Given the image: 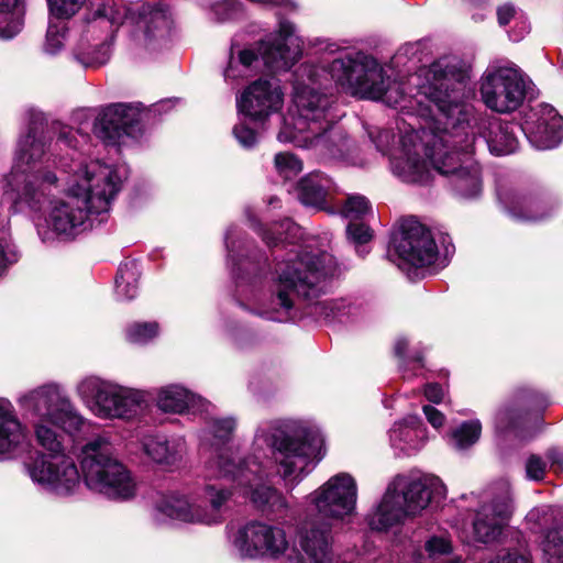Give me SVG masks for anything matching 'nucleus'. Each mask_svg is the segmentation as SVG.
<instances>
[{
  "label": "nucleus",
  "instance_id": "nucleus-1",
  "mask_svg": "<svg viewBox=\"0 0 563 563\" xmlns=\"http://www.w3.org/2000/svg\"><path fill=\"white\" fill-rule=\"evenodd\" d=\"M321 51L336 55L327 66L301 64L294 73L290 122L284 121L278 140L309 147L322 141L323 132L334 123V98L327 91L328 81L352 96L382 100L390 107L408 108L411 96H406L401 82L391 81L384 67L372 56L341 48L327 42Z\"/></svg>",
  "mask_w": 563,
  "mask_h": 563
},
{
  "label": "nucleus",
  "instance_id": "nucleus-2",
  "mask_svg": "<svg viewBox=\"0 0 563 563\" xmlns=\"http://www.w3.org/2000/svg\"><path fill=\"white\" fill-rule=\"evenodd\" d=\"M323 446L324 439L314 427L264 422L256 429L252 454L239 461L228 454L217 455L206 464L205 478H227L257 509L283 517L289 509L286 497L264 481L274 474L292 490L323 459Z\"/></svg>",
  "mask_w": 563,
  "mask_h": 563
},
{
  "label": "nucleus",
  "instance_id": "nucleus-3",
  "mask_svg": "<svg viewBox=\"0 0 563 563\" xmlns=\"http://www.w3.org/2000/svg\"><path fill=\"white\" fill-rule=\"evenodd\" d=\"M467 73L459 58L445 56L430 65L428 69L411 77L417 91L409 99V109L418 117L430 114L442 119V124L453 130L455 122L467 128L468 140L473 139L479 147H487L496 155H508L518 147L517 132L521 126L504 122L496 118L477 114L463 102L467 84Z\"/></svg>",
  "mask_w": 563,
  "mask_h": 563
},
{
  "label": "nucleus",
  "instance_id": "nucleus-4",
  "mask_svg": "<svg viewBox=\"0 0 563 563\" xmlns=\"http://www.w3.org/2000/svg\"><path fill=\"white\" fill-rule=\"evenodd\" d=\"M423 123L419 130L411 129L400 137V147L391 154L393 173L406 183L426 184L431 178V169L420 158L423 150L433 169L441 175H451V185L456 195L475 198L481 194L482 180L473 155L477 142L468 140L467 124L455 122L453 130L427 113L420 117Z\"/></svg>",
  "mask_w": 563,
  "mask_h": 563
},
{
  "label": "nucleus",
  "instance_id": "nucleus-5",
  "mask_svg": "<svg viewBox=\"0 0 563 563\" xmlns=\"http://www.w3.org/2000/svg\"><path fill=\"white\" fill-rule=\"evenodd\" d=\"M65 198L55 201L46 218V231L38 229L43 241L55 238L71 241L79 234L108 221L111 203L122 186L117 167L98 159L62 161Z\"/></svg>",
  "mask_w": 563,
  "mask_h": 563
},
{
  "label": "nucleus",
  "instance_id": "nucleus-6",
  "mask_svg": "<svg viewBox=\"0 0 563 563\" xmlns=\"http://www.w3.org/2000/svg\"><path fill=\"white\" fill-rule=\"evenodd\" d=\"M80 472L67 454L35 456L25 464L29 477L42 489L67 497L78 492L81 483L95 494L114 501H128L137 494L131 471L115 456L114 446L106 437L88 441L78 455Z\"/></svg>",
  "mask_w": 563,
  "mask_h": 563
},
{
  "label": "nucleus",
  "instance_id": "nucleus-7",
  "mask_svg": "<svg viewBox=\"0 0 563 563\" xmlns=\"http://www.w3.org/2000/svg\"><path fill=\"white\" fill-rule=\"evenodd\" d=\"M331 265L329 254L294 246L276 263L268 287L249 298L247 309L267 320H286L294 307V296L311 300L323 291Z\"/></svg>",
  "mask_w": 563,
  "mask_h": 563
},
{
  "label": "nucleus",
  "instance_id": "nucleus-8",
  "mask_svg": "<svg viewBox=\"0 0 563 563\" xmlns=\"http://www.w3.org/2000/svg\"><path fill=\"white\" fill-rule=\"evenodd\" d=\"M26 132L16 144L14 163L4 177L5 203L15 211L24 208L37 210L59 188V178L43 166L46 147V121L41 111L30 109L25 113Z\"/></svg>",
  "mask_w": 563,
  "mask_h": 563
},
{
  "label": "nucleus",
  "instance_id": "nucleus-9",
  "mask_svg": "<svg viewBox=\"0 0 563 563\" xmlns=\"http://www.w3.org/2000/svg\"><path fill=\"white\" fill-rule=\"evenodd\" d=\"M16 402L33 430L37 446L35 456L62 455L67 453L64 437L81 430L85 418L80 415L65 388L58 383H46L21 394Z\"/></svg>",
  "mask_w": 563,
  "mask_h": 563
},
{
  "label": "nucleus",
  "instance_id": "nucleus-10",
  "mask_svg": "<svg viewBox=\"0 0 563 563\" xmlns=\"http://www.w3.org/2000/svg\"><path fill=\"white\" fill-rule=\"evenodd\" d=\"M444 496L445 486L434 475L399 474L389 482L379 504L368 515V526L372 530L387 531L420 516L432 501Z\"/></svg>",
  "mask_w": 563,
  "mask_h": 563
},
{
  "label": "nucleus",
  "instance_id": "nucleus-11",
  "mask_svg": "<svg viewBox=\"0 0 563 563\" xmlns=\"http://www.w3.org/2000/svg\"><path fill=\"white\" fill-rule=\"evenodd\" d=\"M295 31L294 24L280 21L278 34L260 42L256 48H242L235 54V47L232 46L223 71L224 79L238 81L252 76L261 59L273 71L289 69L302 54V40Z\"/></svg>",
  "mask_w": 563,
  "mask_h": 563
},
{
  "label": "nucleus",
  "instance_id": "nucleus-12",
  "mask_svg": "<svg viewBox=\"0 0 563 563\" xmlns=\"http://www.w3.org/2000/svg\"><path fill=\"white\" fill-rule=\"evenodd\" d=\"M78 397L100 419L132 420L147 407V393L97 376L82 378L76 386Z\"/></svg>",
  "mask_w": 563,
  "mask_h": 563
},
{
  "label": "nucleus",
  "instance_id": "nucleus-13",
  "mask_svg": "<svg viewBox=\"0 0 563 563\" xmlns=\"http://www.w3.org/2000/svg\"><path fill=\"white\" fill-rule=\"evenodd\" d=\"M112 25L133 26V36L146 47H153V42L163 38L169 27L167 12L151 4H137L131 8L124 2L104 4L97 11Z\"/></svg>",
  "mask_w": 563,
  "mask_h": 563
},
{
  "label": "nucleus",
  "instance_id": "nucleus-14",
  "mask_svg": "<svg viewBox=\"0 0 563 563\" xmlns=\"http://www.w3.org/2000/svg\"><path fill=\"white\" fill-rule=\"evenodd\" d=\"M357 485L349 473H338L306 497L308 507L323 522H343L355 514Z\"/></svg>",
  "mask_w": 563,
  "mask_h": 563
},
{
  "label": "nucleus",
  "instance_id": "nucleus-15",
  "mask_svg": "<svg viewBox=\"0 0 563 563\" xmlns=\"http://www.w3.org/2000/svg\"><path fill=\"white\" fill-rule=\"evenodd\" d=\"M481 98L485 106L498 113L517 110L526 96L521 71L512 66H489L481 78Z\"/></svg>",
  "mask_w": 563,
  "mask_h": 563
},
{
  "label": "nucleus",
  "instance_id": "nucleus-16",
  "mask_svg": "<svg viewBox=\"0 0 563 563\" xmlns=\"http://www.w3.org/2000/svg\"><path fill=\"white\" fill-rule=\"evenodd\" d=\"M235 551L242 558H291L286 531L262 521H250L241 526L231 537Z\"/></svg>",
  "mask_w": 563,
  "mask_h": 563
},
{
  "label": "nucleus",
  "instance_id": "nucleus-17",
  "mask_svg": "<svg viewBox=\"0 0 563 563\" xmlns=\"http://www.w3.org/2000/svg\"><path fill=\"white\" fill-rule=\"evenodd\" d=\"M514 512L510 485L499 483L486 494L473 520L474 541L489 544L503 534Z\"/></svg>",
  "mask_w": 563,
  "mask_h": 563
},
{
  "label": "nucleus",
  "instance_id": "nucleus-18",
  "mask_svg": "<svg viewBox=\"0 0 563 563\" xmlns=\"http://www.w3.org/2000/svg\"><path fill=\"white\" fill-rule=\"evenodd\" d=\"M393 250L398 258L415 267L444 266L430 230L417 220H405L393 236Z\"/></svg>",
  "mask_w": 563,
  "mask_h": 563
},
{
  "label": "nucleus",
  "instance_id": "nucleus-19",
  "mask_svg": "<svg viewBox=\"0 0 563 563\" xmlns=\"http://www.w3.org/2000/svg\"><path fill=\"white\" fill-rule=\"evenodd\" d=\"M241 113L253 121L264 122L284 106V91L278 80L257 79L249 85L236 100Z\"/></svg>",
  "mask_w": 563,
  "mask_h": 563
},
{
  "label": "nucleus",
  "instance_id": "nucleus-20",
  "mask_svg": "<svg viewBox=\"0 0 563 563\" xmlns=\"http://www.w3.org/2000/svg\"><path fill=\"white\" fill-rule=\"evenodd\" d=\"M295 547H290L292 554L287 561L290 563H332L333 537L330 522H311L303 525L297 531Z\"/></svg>",
  "mask_w": 563,
  "mask_h": 563
},
{
  "label": "nucleus",
  "instance_id": "nucleus-21",
  "mask_svg": "<svg viewBox=\"0 0 563 563\" xmlns=\"http://www.w3.org/2000/svg\"><path fill=\"white\" fill-rule=\"evenodd\" d=\"M531 143L538 150L558 146L563 139V118L550 104H539L532 109L521 126Z\"/></svg>",
  "mask_w": 563,
  "mask_h": 563
},
{
  "label": "nucleus",
  "instance_id": "nucleus-22",
  "mask_svg": "<svg viewBox=\"0 0 563 563\" xmlns=\"http://www.w3.org/2000/svg\"><path fill=\"white\" fill-rule=\"evenodd\" d=\"M140 104L113 103L102 109L95 125L96 133L109 144H121L140 121Z\"/></svg>",
  "mask_w": 563,
  "mask_h": 563
},
{
  "label": "nucleus",
  "instance_id": "nucleus-23",
  "mask_svg": "<svg viewBox=\"0 0 563 563\" xmlns=\"http://www.w3.org/2000/svg\"><path fill=\"white\" fill-rule=\"evenodd\" d=\"M505 211L518 221H539L549 217L551 203L528 187H514L499 195Z\"/></svg>",
  "mask_w": 563,
  "mask_h": 563
},
{
  "label": "nucleus",
  "instance_id": "nucleus-24",
  "mask_svg": "<svg viewBox=\"0 0 563 563\" xmlns=\"http://www.w3.org/2000/svg\"><path fill=\"white\" fill-rule=\"evenodd\" d=\"M144 454L158 467L167 472L178 470L188 452L181 435L146 434L141 440Z\"/></svg>",
  "mask_w": 563,
  "mask_h": 563
},
{
  "label": "nucleus",
  "instance_id": "nucleus-25",
  "mask_svg": "<svg viewBox=\"0 0 563 563\" xmlns=\"http://www.w3.org/2000/svg\"><path fill=\"white\" fill-rule=\"evenodd\" d=\"M29 444L26 426L20 420L13 404L0 398V460H10L25 451Z\"/></svg>",
  "mask_w": 563,
  "mask_h": 563
},
{
  "label": "nucleus",
  "instance_id": "nucleus-26",
  "mask_svg": "<svg viewBox=\"0 0 563 563\" xmlns=\"http://www.w3.org/2000/svg\"><path fill=\"white\" fill-rule=\"evenodd\" d=\"M154 401L159 411L170 415H197L207 412L210 407L206 399L180 384H168L156 388Z\"/></svg>",
  "mask_w": 563,
  "mask_h": 563
},
{
  "label": "nucleus",
  "instance_id": "nucleus-27",
  "mask_svg": "<svg viewBox=\"0 0 563 563\" xmlns=\"http://www.w3.org/2000/svg\"><path fill=\"white\" fill-rule=\"evenodd\" d=\"M101 23L103 21L91 22L73 48L75 59L86 68L102 66L110 58V36L109 34H98Z\"/></svg>",
  "mask_w": 563,
  "mask_h": 563
},
{
  "label": "nucleus",
  "instance_id": "nucleus-28",
  "mask_svg": "<svg viewBox=\"0 0 563 563\" xmlns=\"http://www.w3.org/2000/svg\"><path fill=\"white\" fill-rule=\"evenodd\" d=\"M389 441L397 455H411L426 444L427 429L417 416H407L390 428Z\"/></svg>",
  "mask_w": 563,
  "mask_h": 563
},
{
  "label": "nucleus",
  "instance_id": "nucleus-29",
  "mask_svg": "<svg viewBox=\"0 0 563 563\" xmlns=\"http://www.w3.org/2000/svg\"><path fill=\"white\" fill-rule=\"evenodd\" d=\"M206 479L207 482L201 487L202 497L207 503L206 506H201L202 525H220L224 520V511L236 488L233 482L232 486H225L217 482L219 478Z\"/></svg>",
  "mask_w": 563,
  "mask_h": 563
},
{
  "label": "nucleus",
  "instance_id": "nucleus-30",
  "mask_svg": "<svg viewBox=\"0 0 563 563\" xmlns=\"http://www.w3.org/2000/svg\"><path fill=\"white\" fill-rule=\"evenodd\" d=\"M154 511L157 520L168 518L202 525L201 505L191 503L188 496L180 493L163 495L155 503Z\"/></svg>",
  "mask_w": 563,
  "mask_h": 563
},
{
  "label": "nucleus",
  "instance_id": "nucleus-31",
  "mask_svg": "<svg viewBox=\"0 0 563 563\" xmlns=\"http://www.w3.org/2000/svg\"><path fill=\"white\" fill-rule=\"evenodd\" d=\"M235 427L236 421L232 417L212 418L209 420L207 428L203 430L201 441L205 445L214 448V454L205 462L203 468L210 460L216 459L221 453L228 454L235 461L240 460L234 456L231 449L222 448L232 439Z\"/></svg>",
  "mask_w": 563,
  "mask_h": 563
},
{
  "label": "nucleus",
  "instance_id": "nucleus-32",
  "mask_svg": "<svg viewBox=\"0 0 563 563\" xmlns=\"http://www.w3.org/2000/svg\"><path fill=\"white\" fill-rule=\"evenodd\" d=\"M330 186L331 181L324 175L309 174L299 181V200L306 206L323 208Z\"/></svg>",
  "mask_w": 563,
  "mask_h": 563
},
{
  "label": "nucleus",
  "instance_id": "nucleus-33",
  "mask_svg": "<svg viewBox=\"0 0 563 563\" xmlns=\"http://www.w3.org/2000/svg\"><path fill=\"white\" fill-rule=\"evenodd\" d=\"M309 147H318L330 157L344 161H349L354 151L353 142L341 128L334 126V123L323 132L319 144H311Z\"/></svg>",
  "mask_w": 563,
  "mask_h": 563
},
{
  "label": "nucleus",
  "instance_id": "nucleus-34",
  "mask_svg": "<svg viewBox=\"0 0 563 563\" xmlns=\"http://www.w3.org/2000/svg\"><path fill=\"white\" fill-rule=\"evenodd\" d=\"M224 241L228 251V262L231 265L232 272L235 274L240 271L249 269L252 255L249 245L242 240L240 231L236 228H229Z\"/></svg>",
  "mask_w": 563,
  "mask_h": 563
},
{
  "label": "nucleus",
  "instance_id": "nucleus-35",
  "mask_svg": "<svg viewBox=\"0 0 563 563\" xmlns=\"http://www.w3.org/2000/svg\"><path fill=\"white\" fill-rule=\"evenodd\" d=\"M140 271L136 262L126 261L119 266L115 277V294L121 300H131L137 295Z\"/></svg>",
  "mask_w": 563,
  "mask_h": 563
},
{
  "label": "nucleus",
  "instance_id": "nucleus-36",
  "mask_svg": "<svg viewBox=\"0 0 563 563\" xmlns=\"http://www.w3.org/2000/svg\"><path fill=\"white\" fill-rule=\"evenodd\" d=\"M527 522L530 523L532 529L538 532L550 531L561 527L559 523L562 520V514L559 509L552 506H539L531 509L527 517Z\"/></svg>",
  "mask_w": 563,
  "mask_h": 563
},
{
  "label": "nucleus",
  "instance_id": "nucleus-37",
  "mask_svg": "<svg viewBox=\"0 0 563 563\" xmlns=\"http://www.w3.org/2000/svg\"><path fill=\"white\" fill-rule=\"evenodd\" d=\"M23 12L22 0H0V13L9 16L5 26L0 24V37L12 38L20 32Z\"/></svg>",
  "mask_w": 563,
  "mask_h": 563
},
{
  "label": "nucleus",
  "instance_id": "nucleus-38",
  "mask_svg": "<svg viewBox=\"0 0 563 563\" xmlns=\"http://www.w3.org/2000/svg\"><path fill=\"white\" fill-rule=\"evenodd\" d=\"M316 310L325 319H338L343 321L360 313V307L346 298H339L329 301L317 302Z\"/></svg>",
  "mask_w": 563,
  "mask_h": 563
},
{
  "label": "nucleus",
  "instance_id": "nucleus-39",
  "mask_svg": "<svg viewBox=\"0 0 563 563\" xmlns=\"http://www.w3.org/2000/svg\"><path fill=\"white\" fill-rule=\"evenodd\" d=\"M481 433L479 420L465 421L451 431L449 443L456 450H465L479 440Z\"/></svg>",
  "mask_w": 563,
  "mask_h": 563
},
{
  "label": "nucleus",
  "instance_id": "nucleus-40",
  "mask_svg": "<svg viewBox=\"0 0 563 563\" xmlns=\"http://www.w3.org/2000/svg\"><path fill=\"white\" fill-rule=\"evenodd\" d=\"M527 417L522 406L509 404L500 408L495 416V426L498 432L518 429Z\"/></svg>",
  "mask_w": 563,
  "mask_h": 563
},
{
  "label": "nucleus",
  "instance_id": "nucleus-41",
  "mask_svg": "<svg viewBox=\"0 0 563 563\" xmlns=\"http://www.w3.org/2000/svg\"><path fill=\"white\" fill-rule=\"evenodd\" d=\"M452 543L448 537L432 536L423 547L424 553H419L418 562L424 563V560L432 562L443 561L452 553Z\"/></svg>",
  "mask_w": 563,
  "mask_h": 563
},
{
  "label": "nucleus",
  "instance_id": "nucleus-42",
  "mask_svg": "<svg viewBox=\"0 0 563 563\" xmlns=\"http://www.w3.org/2000/svg\"><path fill=\"white\" fill-rule=\"evenodd\" d=\"M273 234L277 233L278 236H271L268 232H265L263 235L264 241L268 246L278 245V243H295V239L298 236L300 228L290 221L289 219H285L278 224H275L272 229H269Z\"/></svg>",
  "mask_w": 563,
  "mask_h": 563
},
{
  "label": "nucleus",
  "instance_id": "nucleus-43",
  "mask_svg": "<svg viewBox=\"0 0 563 563\" xmlns=\"http://www.w3.org/2000/svg\"><path fill=\"white\" fill-rule=\"evenodd\" d=\"M543 552L548 563H563V526L547 532Z\"/></svg>",
  "mask_w": 563,
  "mask_h": 563
},
{
  "label": "nucleus",
  "instance_id": "nucleus-44",
  "mask_svg": "<svg viewBox=\"0 0 563 563\" xmlns=\"http://www.w3.org/2000/svg\"><path fill=\"white\" fill-rule=\"evenodd\" d=\"M68 29L67 24L60 20L57 22H51L46 33V41L44 49L48 54H57L64 47Z\"/></svg>",
  "mask_w": 563,
  "mask_h": 563
},
{
  "label": "nucleus",
  "instance_id": "nucleus-45",
  "mask_svg": "<svg viewBox=\"0 0 563 563\" xmlns=\"http://www.w3.org/2000/svg\"><path fill=\"white\" fill-rule=\"evenodd\" d=\"M371 210V202L365 196L351 195L342 206L341 214L351 221H356L362 220Z\"/></svg>",
  "mask_w": 563,
  "mask_h": 563
},
{
  "label": "nucleus",
  "instance_id": "nucleus-46",
  "mask_svg": "<svg viewBox=\"0 0 563 563\" xmlns=\"http://www.w3.org/2000/svg\"><path fill=\"white\" fill-rule=\"evenodd\" d=\"M157 322L133 323L126 329V339L135 344H145L158 334Z\"/></svg>",
  "mask_w": 563,
  "mask_h": 563
},
{
  "label": "nucleus",
  "instance_id": "nucleus-47",
  "mask_svg": "<svg viewBox=\"0 0 563 563\" xmlns=\"http://www.w3.org/2000/svg\"><path fill=\"white\" fill-rule=\"evenodd\" d=\"M275 168L284 179L297 176L302 169V163L291 153H278L275 155Z\"/></svg>",
  "mask_w": 563,
  "mask_h": 563
},
{
  "label": "nucleus",
  "instance_id": "nucleus-48",
  "mask_svg": "<svg viewBox=\"0 0 563 563\" xmlns=\"http://www.w3.org/2000/svg\"><path fill=\"white\" fill-rule=\"evenodd\" d=\"M85 2L86 0H47L51 13L59 20L74 16Z\"/></svg>",
  "mask_w": 563,
  "mask_h": 563
},
{
  "label": "nucleus",
  "instance_id": "nucleus-49",
  "mask_svg": "<svg viewBox=\"0 0 563 563\" xmlns=\"http://www.w3.org/2000/svg\"><path fill=\"white\" fill-rule=\"evenodd\" d=\"M395 354L401 358L404 361V364L401 365V367L404 368V372H405V378H409L410 375H407L406 374V371H407V367L409 365H413V369H420L422 368L423 364H422V357L420 354H415V355H410L408 353V350H409V341L406 339V338H399L396 340L395 342Z\"/></svg>",
  "mask_w": 563,
  "mask_h": 563
},
{
  "label": "nucleus",
  "instance_id": "nucleus-50",
  "mask_svg": "<svg viewBox=\"0 0 563 563\" xmlns=\"http://www.w3.org/2000/svg\"><path fill=\"white\" fill-rule=\"evenodd\" d=\"M87 135L75 131L69 126H62L58 131L57 144L69 148H77L81 143L87 141Z\"/></svg>",
  "mask_w": 563,
  "mask_h": 563
},
{
  "label": "nucleus",
  "instance_id": "nucleus-51",
  "mask_svg": "<svg viewBox=\"0 0 563 563\" xmlns=\"http://www.w3.org/2000/svg\"><path fill=\"white\" fill-rule=\"evenodd\" d=\"M349 239L357 244L363 245L372 239V230L364 223H351L346 228Z\"/></svg>",
  "mask_w": 563,
  "mask_h": 563
},
{
  "label": "nucleus",
  "instance_id": "nucleus-52",
  "mask_svg": "<svg viewBox=\"0 0 563 563\" xmlns=\"http://www.w3.org/2000/svg\"><path fill=\"white\" fill-rule=\"evenodd\" d=\"M547 463L537 455H531L526 462V476L530 481H542L545 474Z\"/></svg>",
  "mask_w": 563,
  "mask_h": 563
},
{
  "label": "nucleus",
  "instance_id": "nucleus-53",
  "mask_svg": "<svg viewBox=\"0 0 563 563\" xmlns=\"http://www.w3.org/2000/svg\"><path fill=\"white\" fill-rule=\"evenodd\" d=\"M233 134L241 146L250 148L257 142V134L254 130L241 122L233 128Z\"/></svg>",
  "mask_w": 563,
  "mask_h": 563
},
{
  "label": "nucleus",
  "instance_id": "nucleus-54",
  "mask_svg": "<svg viewBox=\"0 0 563 563\" xmlns=\"http://www.w3.org/2000/svg\"><path fill=\"white\" fill-rule=\"evenodd\" d=\"M487 563H532L530 558L518 551H508L497 554Z\"/></svg>",
  "mask_w": 563,
  "mask_h": 563
},
{
  "label": "nucleus",
  "instance_id": "nucleus-55",
  "mask_svg": "<svg viewBox=\"0 0 563 563\" xmlns=\"http://www.w3.org/2000/svg\"><path fill=\"white\" fill-rule=\"evenodd\" d=\"M16 258L14 249L7 242L0 241V276H2L8 265L14 263Z\"/></svg>",
  "mask_w": 563,
  "mask_h": 563
},
{
  "label": "nucleus",
  "instance_id": "nucleus-56",
  "mask_svg": "<svg viewBox=\"0 0 563 563\" xmlns=\"http://www.w3.org/2000/svg\"><path fill=\"white\" fill-rule=\"evenodd\" d=\"M423 413L428 420V422L434 428V429H441L445 423V416L434 408L431 405H426L422 408Z\"/></svg>",
  "mask_w": 563,
  "mask_h": 563
},
{
  "label": "nucleus",
  "instance_id": "nucleus-57",
  "mask_svg": "<svg viewBox=\"0 0 563 563\" xmlns=\"http://www.w3.org/2000/svg\"><path fill=\"white\" fill-rule=\"evenodd\" d=\"M444 389L437 383L427 384L424 387V396L428 400L439 404L443 400Z\"/></svg>",
  "mask_w": 563,
  "mask_h": 563
},
{
  "label": "nucleus",
  "instance_id": "nucleus-58",
  "mask_svg": "<svg viewBox=\"0 0 563 563\" xmlns=\"http://www.w3.org/2000/svg\"><path fill=\"white\" fill-rule=\"evenodd\" d=\"M516 10L510 4H504L497 10L498 23L501 26L507 25L510 20L515 16Z\"/></svg>",
  "mask_w": 563,
  "mask_h": 563
},
{
  "label": "nucleus",
  "instance_id": "nucleus-59",
  "mask_svg": "<svg viewBox=\"0 0 563 563\" xmlns=\"http://www.w3.org/2000/svg\"><path fill=\"white\" fill-rule=\"evenodd\" d=\"M547 457L551 462L552 466H556L563 471V449H550L547 452Z\"/></svg>",
  "mask_w": 563,
  "mask_h": 563
},
{
  "label": "nucleus",
  "instance_id": "nucleus-60",
  "mask_svg": "<svg viewBox=\"0 0 563 563\" xmlns=\"http://www.w3.org/2000/svg\"><path fill=\"white\" fill-rule=\"evenodd\" d=\"M390 137L389 131H382L378 133L376 142V147L378 151L385 153L388 148V142Z\"/></svg>",
  "mask_w": 563,
  "mask_h": 563
},
{
  "label": "nucleus",
  "instance_id": "nucleus-61",
  "mask_svg": "<svg viewBox=\"0 0 563 563\" xmlns=\"http://www.w3.org/2000/svg\"><path fill=\"white\" fill-rule=\"evenodd\" d=\"M174 106L173 100H163L153 106V111L157 113L166 112Z\"/></svg>",
  "mask_w": 563,
  "mask_h": 563
},
{
  "label": "nucleus",
  "instance_id": "nucleus-62",
  "mask_svg": "<svg viewBox=\"0 0 563 563\" xmlns=\"http://www.w3.org/2000/svg\"><path fill=\"white\" fill-rule=\"evenodd\" d=\"M454 247L453 245H446L444 247V253H445V256H448L449 254H451L453 252Z\"/></svg>",
  "mask_w": 563,
  "mask_h": 563
}]
</instances>
